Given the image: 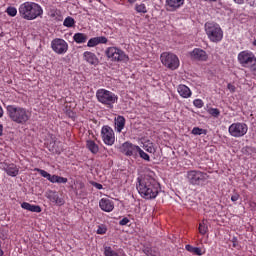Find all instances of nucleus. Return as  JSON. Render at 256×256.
Masks as SVG:
<instances>
[{"mask_svg": "<svg viewBox=\"0 0 256 256\" xmlns=\"http://www.w3.org/2000/svg\"><path fill=\"white\" fill-rule=\"evenodd\" d=\"M49 17H51V19H57V17H61V12L57 9H51L49 12Z\"/></svg>", "mask_w": 256, "mask_h": 256, "instance_id": "c9c22d12", "label": "nucleus"}, {"mask_svg": "<svg viewBox=\"0 0 256 256\" xmlns=\"http://www.w3.org/2000/svg\"><path fill=\"white\" fill-rule=\"evenodd\" d=\"M96 233L97 235H105V233H107V226L105 224L99 225Z\"/></svg>", "mask_w": 256, "mask_h": 256, "instance_id": "e433bc0d", "label": "nucleus"}, {"mask_svg": "<svg viewBox=\"0 0 256 256\" xmlns=\"http://www.w3.org/2000/svg\"><path fill=\"white\" fill-rule=\"evenodd\" d=\"M138 157L144 159V161H149V154L145 153V151H143L141 147L138 148Z\"/></svg>", "mask_w": 256, "mask_h": 256, "instance_id": "f704fd0d", "label": "nucleus"}, {"mask_svg": "<svg viewBox=\"0 0 256 256\" xmlns=\"http://www.w3.org/2000/svg\"><path fill=\"white\" fill-rule=\"evenodd\" d=\"M143 253H145V255H147V256H159V253L157 252V250H155L151 247H145L143 249Z\"/></svg>", "mask_w": 256, "mask_h": 256, "instance_id": "2f4dec72", "label": "nucleus"}, {"mask_svg": "<svg viewBox=\"0 0 256 256\" xmlns=\"http://www.w3.org/2000/svg\"><path fill=\"white\" fill-rule=\"evenodd\" d=\"M87 39V34L81 32L75 33L73 36V40L78 44L87 43Z\"/></svg>", "mask_w": 256, "mask_h": 256, "instance_id": "393cba45", "label": "nucleus"}, {"mask_svg": "<svg viewBox=\"0 0 256 256\" xmlns=\"http://www.w3.org/2000/svg\"><path fill=\"white\" fill-rule=\"evenodd\" d=\"M137 0H128V3H135Z\"/></svg>", "mask_w": 256, "mask_h": 256, "instance_id": "864d4df0", "label": "nucleus"}, {"mask_svg": "<svg viewBox=\"0 0 256 256\" xmlns=\"http://www.w3.org/2000/svg\"><path fill=\"white\" fill-rule=\"evenodd\" d=\"M247 131H249V126L243 122H234L228 127L229 135H231V137H235L236 139L245 137V135H247Z\"/></svg>", "mask_w": 256, "mask_h": 256, "instance_id": "1a4fd4ad", "label": "nucleus"}, {"mask_svg": "<svg viewBox=\"0 0 256 256\" xmlns=\"http://www.w3.org/2000/svg\"><path fill=\"white\" fill-rule=\"evenodd\" d=\"M48 181H50V183H67V178L50 174Z\"/></svg>", "mask_w": 256, "mask_h": 256, "instance_id": "c85d7f7f", "label": "nucleus"}, {"mask_svg": "<svg viewBox=\"0 0 256 256\" xmlns=\"http://www.w3.org/2000/svg\"><path fill=\"white\" fill-rule=\"evenodd\" d=\"M231 201H233V203H235V201H239V194H234L231 196Z\"/></svg>", "mask_w": 256, "mask_h": 256, "instance_id": "de8ad7c7", "label": "nucleus"}, {"mask_svg": "<svg viewBox=\"0 0 256 256\" xmlns=\"http://www.w3.org/2000/svg\"><path fill=\"white\" fill-rule=\"evenodd\" d=\"M51 48L57 55H65V53L69 51V44L64 39L56 38L52 40Z\"/></svg>", "mask_w": 256, "mask_h": 256, "instance_id": "9b49d317", "label": "nucleus"}, {"mask_svg": "<svg viewBox=\"0 0 256 256\" xmlns=\"http://www.w3.org/2000/svg\"><path fill=\"white\" fill-rule=\"evenodd\" d=\"M227 89L230 91V93H235V91H237V87L231 83H228Z\"/></svg>", "mask_w": 256, "mask_h": 256, "instance_id": "a19ab883", "label": "nucleus"}, {"mask_svg": "<svg viewBox=\"0 0 256 256\" xmlns=\"http://www.w3.org/2000/svg\"><path fill=\"white\" fill-rule=\"evenodd\" d=\"M6 13L9 17H17V8L13 7V6H9L6 9Z\"/></svg>", "mask_w": 256, "mask_h": 256, "instance_id": "72a5a7b5", "label": "nucleus"}, {"mask_svg": "<svg viewBox=\"0 0 256 256\" xmlns=\"http://www.w3.org/2000/svg\"><path fill=\"white\" fill-rule=\"evenodd\" d=\"M253 45L256 47V39L254 40Z\"/></svg>", "mask_w": 256, "mask_h": 256, "instance_id": "5fc2aeb1", "label": "nucleus"}, {"mask_svg": "<svg viewBox=\"0 0 256 256\" xmlns=\"http://www.w3.org/2000/svg\"><path fill=\"white\" fill-rule=\"evenodd\" d=\"M63 25L64 27L71 28L75 25V19L71 16H68L64 19Z\"/></svg>", "mask_w": 256, "mask_h": 256, "instance_id": "7c9ffc66", "label": "nucleus"}, {"mask_svg": "<svg viewBox=\"0 0 256 256\" xmlns=\"http://www.w3.org/2000/svg\"><path fill=\"white\" fill-rule=\"evenodd\" d=\"M177 92L179 93L180 97H182L183 99H189V97L193 95V93L191 92V89L185 84H180L177 87Z\"/></svg>", "mask_w": 256, "mask_h": 256, "instance_id": "4be33fe9", "label": "nucleus"}, {"mask_svg": "<svg viewBox=\"0 0 256 256\" xmlns=\"http://www.w3.org/2000/svg\"><path fill=\"white\" fill-rule=\"evenodd\" d=\"M46 147L51 153H61L63 151V142L59 141L55 136H51L46 142Z\"/></svg>", "mask_w": 256, "mask_h": 256, "instance_id": "4468645a", "label": "nucleus"}, {"mask_svg": "<svg viewBox=\"0 0 256 256\" xmlns=\"http://www.w3.org/2000/svg\"><path fill=\"white\" fill-rule=\"evenodd\" d=\"M99 207L105 213H111L115 209V202L109 198H101L99 201Z\"/></svg>", "mask_w": 256, "mask_h": 256, "instance_id": "6ab92c4d", "label": "nucleus"}, {"mask_svg": "<svg viewBox=\"0 0 256 256\" xmlns=\"http://www.w3.org/2000/svg\"><path fill=\"white\" fill-rule=\"evenodd\" d=\"M115 130L117 133H121L125 129V117L124 116H117L115 118Z\"/></svg>", "mask_w": 256, "mask_h": 256, "instance_id": "b1692460", "label": "nucleus"}, {"mask_svg": "<svg viewBox=\"0 0 256 256\" xmlns=\"http://www.w3.org/2000/svg\"><path fill=\"white\" fill-rule=\"evenodd\" d=\"M83 60L88 63V65H94V67H97L99 65V58L97 55L91 51H85L83 53Z\"/></svg>", "mask_w": 256, "mask_h": 256, "instance_id": "aec40b11", "label": "nucleus"}, {"mask_svg": "<svg viewBox=\"0 0 256 256\" xmlns=\"http://www.w3.org/2000/svg\"><path fill=\"white\" fill-rule=\"evenodd\" d=\"M198 231L200 235H207L209 233V226L207 225V220H202L199 224Z\"/></svg>", "mask_w": 256, "mask_h": 256, "instance_id": "cd10ccee", "label": "nucleus"}, {"mask_svg": "<svg viewBox=\"0 0 256 256\" xmlns=\"http://www.w3.org/2000/svg\"><path fill=\"white\" fill-rule=\"evenodd\" d=\"M6 113L9 119L13 123H17V125H25L31 119V111L17 105H8L6 107Z\"/></svg>", "mask_w": 256, "mask_h": 256, "instance_id": "7ed1b4c3", "label": "nucleus"}, {"mask_svg": "<svg viewBox=\"0 0 256 256\" xmlns=\"http://www.w3.org/2000/svg\"><path fill=\"white\" fill-rule=\"evenodd\" d=\"M37 173H39V175H41V177H44V179L49 180V177L51 176V174L43 169H36Z\"/></svg>", "mask_w": 256, "mask_h": 256, "instance_id": "4c0bfd02", "label": "nucleus"}, {"mask_svg": "<svg viewBox=\"0 0 256 256\" xmlns=\"http://www.w3.org/2000/svg\"><path fill=\"white\" fill-rule=\"evenodd\" d=\"M245 0H233L234 3H237L238 5H243Z\"/></svg>", "mask_w": 256, "mask_h": 256, "instance_id": "09e8293b", "label": "nucleus"}, {"mask_svg": "<svg viewBox=\"0 0 256 256\" xmlns=\"http://www.w3.org/2000/svg\"><path fill=\"white\" fill-rule=\"evenodd\" d=\"M86 147L87 149H89V151H91V153H93L94 155L99 153V145H97V143H95V141L93 140H88L86 142Z\"/></svg>", "mask_w": 256, "mask_h": 256, "instance_id": "bb28decb", "label": "nucleus"}, {"mask_svg": "<svg viewBox=\"0 0 256 256\" xmlns=\"http://www.w3.org/2000/svg\"><path fill=\"white\" fill-rule=\"evenodd\" d=\"M96 99L98 103H101L107 109H113L115 103L119 101V96L105 88H100L96 91Z\"/></svg>", "mask_w": 256, "mask_h": 256, "instance_id": "20e7f679", "label": "nucleus"}, {"mask_svg": "<svg viewBox=\"0 0 256 256\" xmlns=\"http://www.w3.org/2000/svg\"><path fill=\"white\" fill-rule=\"evenodd\" d=\"M104 256H127V254L119 253V252L113 250V248L111 246H106V247H104Z\"/></svg>", "mask_w": 256, "mask_h": 256, "instance_id": "a878e982", "label": "nucleus"}, {"mask_svg": "<svg viewBox=\"0 0 256 256\" xmlns=\"http://www.w3.org/2000/svg\"><path fill=\"white\" fill-rule=\"evenodd\" d=\"M135 11H137L138 13H141L143 15H145V13H147V5L145 3H137L135 5Z\"/></svg>", "mask_w": 256, "mask_h": 256, "instance_id": "c756f323", "label": "nucleus"}, {"mask_svg": "<svg viewBox=\"0 0 256 256\" xmlns=\"http://www.w3.org/2000/svg\"><path fill=\"white\" fill-rule=\"evenodd\" d=\"M160 60L164 67L167 69H171V71H175V69H179V57L177 55L170 53V52H163L160 55Z\"/></svg>", "mask_w": 256, "mask_h": 256, "instance_id": "6e6552de", "label": "nucleus"}, {"mask_svg": "<svg viewBox=\"0 0 256 256\" xmlns=\"http://www.w3.org/2000/svg\"><path fill=\"white\" fill-rule=\"evenodd\" d=\"M3 135V124L0 122V137Z\"/></svg>", "mask_w": 256, "mask_h": 256, "instance_id": "3c124183", "label": "nucleus"}, {"mask_svg": "<svg viewBox=\"0 0 256 256\" xmlns=\"http://www.w3.org/2000/svg\"><path fill=\"white\" fill-rule=\"evenodd\" d=\"M192 135H207V130L199 127H194L192 129Z\"/></svg>", "mask_w": 256, "mask_h": 256, "instance_id": "473e14b6", "label": "nucleus"}, {"mask_svg": "<svg viewBox=\"0 0 256 256\" xmlns=\"http://www.w3.org/2000/svg\"><path fill=\"white\" fill-rule=\"evenodd\" d=\"M108 41L109 40L105 36L94 37L88 41L87 47H97V45H101V44L105 45L107 44Z\"/></svg>", "mask_w": 256, "mask_h": 256, "instance_id": "412c9836", "label": "nucleus"}, {"mask_svg": "<svg viewBox=\"0 0 256 256\" xmlns=\"http://www.w3.org/2000/svg\"><path fill=\"white\" fill-rule=\"evenodd\" d=\"M122 152L126 157H132V159H138L139 146L130 142L122 144Z\"/></svg>", "mask_w": 256, "mask_h": 256, "instance_id": "ddd939ff", "label": "nucleus"}, {"mask_svg": "<svg viewBox=\"0 0 256 256\" xmlns=\"http://www.w3.org/2000/svg\"><path fill=\"white\" fill-rule=\"evenodd\" d=\"M0 165L10 177H17V175H19V168H17V165L9 162H2Z\"/></svg>", "mask_w": 256, "mask_h": 256, "instance_id": "a211bd4d", "label": "nucleus"}, {"mask_svg": "<svg viewBox=\"0 0 256 256\" xmlns=\"http://www.w3.org/2000/svg\"><path fill=\"white\" fill-rule=\"evenodd\" d=\"M46 198L58 207H62V205H65V199L59 196V193L57 191L49 190L48 192H46Z\"/></svg>", "mask_w": 256, "mask_h": 256, "instance_id": "2eb2a0df", "label": "nucleus"}, {"mask_svg": "<svg viewBox=\"0 0 256 256\" xmlns=\"http://www.w3.org/2000/svg\"><path fill=\"white\" fill-rule=\"evenodd\" d=\"M182 5H185V0H165V9L170 13L181 9Z\"/></svg>", "mask_w": 256, "mask_h": 256, "instance_id": "dca6fc26", "label": "nucleus"}, {"mask_svg": "<svg viewBox=\"0 0 256 256\" xmlns=\"http://www.w3.org/2000/svg\"><path fill=\"white\" fill-rule=\"evenodd\" d=\"M18 13L25 21H35L43 17V7L35 2H24L20 4Z\"/></svg>", "mask_w": 256, "mask_h": 256, "instance_id": "f03ea898", "label": "nucleus"}, {"mask_svg": "<svg viewBox=\"0 0 256 256\" xmlns=\"http://www.w3.org/2000/svg\"><path fill=\"white\" fill-rule=\"evenodd\" d=\"M205 32L208 39L212 43H219L223 41V29L215 22H207L205 24Z\"/></svg>", "mask_w": 256, "mask_h": 256, "instance_id": "423d86ee", "label": "nucleus"}, {"mask_svg": "<svg viewBox=\"0 0 256 256\" xmlns=\"http://www.w3.org/2000/svg\"><path fill=\"white\" fill-rule=\"evenodd\" d=\"M130 221H131V220H129V218L124 217L122 220H120L119 225L125 226V225H127L128 223H130Z\"/></svg>", "mask_w": 256, "mask_h": 256, "instance_id": "37998d69", "label": "nucleus"}, {"mask_svg": "<svg viewBox=\"0 0 256 256\" xmlns=\"http://www.w3.org/2000/svg\"><path fill=\"white\" fill-rule=\"evenodd\" d=\"M137 191L143 199H156L161 191V185L155 179V172L146 169L138 177Z\"/></svg>", "mask_w": 256, "mask_h": 256, "instance_id": "f257e3e1", "label": "nucleus"}, {"mask_svg": "<svg viewBox=\"0 0 256 256\" xmlns=\"http://www.w3.org/2000/svg\"><path fill=\"white\" fill-rule=\"evenodd\" d=\"M186 251H189V253H193L195 247L191 246L190 244H187L185 246Z\"/></svg>", "mask_w": 256, "mask_h": 256, "instance_id": "49530a36", "label": "nucleus"}, {"mask_svg": "<svg viewBox=\"0 0 256 256\" xmlns=\"http://www.w3.org/2000/svg\"><path fill=\"white\" fill-rule=\"evenodd\" d=\"M105 55L107 59L115 63H127L129 61V55L123 49L116 46L106 48Z\"/></svg>", "mask_w": 256, "mask_h": 256, "instance_id": "0eeeda50", "label": "nucleus"}, {"mask_svg": "<svg viewBox=\"0 0 256 256\" xmlns=\"http://www.w3.org/2000/svg\"><path fill=\"white\" fill-rule=\"evenodd\" d=\"M194 255H198V256H201L203 255V251L201 250V248L199 247H194V250L192 252Z\"/></svg>", "mask_w": 256, "mask_h": 256, "instance_id": "79ce46f5", "label": "nucleus"}, {"mask_svg": "<svg viewBox=\"0 0 256 256\" xmlns=\"http://www.w3.org/2000/svg\"><path fill=\"white\" fill-rule=\"evenodd\" d=\"M237 59L241 67H245L246 69L253 67V65L256 63L255 54L249 50H243L239 52Z\"/></svg>", "mask_w": 256, "mask_h": 256, "instance_id": "9d476101", "label": "nucleus"}, {"mask_svg": "<svg viewBox=\"0 0 256 256\" xmlns=\"http://www.w3.org/2000/svg\"><path fill=\"white\" fill-rule=\"evenodd\" d=\"M209 113L212 115V117H219V115H221V111H219L217 108H210Z\"/></svg>", "mask_w": 256, "mask_h": 256, "instance_id": "ea45409f", "label": "nucleus"}, {"mask_svg": "<svg viewBox=\"0 0 256 256\" xmlns=\"http://www.w3.org/2000/svg\"><path fill=\"white\" fill-rule=\"evenodd\" d=\"M101 137L105 145H108L109 147L115 145V132L110 126L106 125L102 127Z\"/></svg>", "mask_w": 256, "mask_h": 256, "instance_id": "f8f14e48", "label": "nucleus"}, {"mask_svg": "<svg viewBox=\"0 0 256 256\" xmlns=\"http://www.w3.org/2000/svg\"><path fill=\"white\" fill-rule=\"evenodd\" d=\"M91 185H92L93 187H95L96 189H99V190L103 189V185L100 184V183H97V182L92 181V182H91Z\"/></svg>", "mask_w": 256, "mask_h": 256, "instance_id": "c03bdc74", "label": "nucleus"}, {"mask_svg": "<svg viewBox=\"0 0 256 256\" xmlns=\"http://www.w3.org/2000/svg\"><path fill=\"white\" fill-rule=\"evenodd\" d=\"M209 174L200 170H190L186 173V179L189 185L194 187H205L209 183Z\"/></svg>", "mask_w": 256, "mask_h": 256, "instance_id": "39448f33", "label": "nucleus"}, {"mask_svg": "<svg viewBox=\"0 0 256 256\" xmlns=\"http://www.w3.org/2000/svg\"><path fill=\"white\" fill-rule=\"evenodd\" d=\"M4 113L3 107L0 106V119L3 117Z\"/></svg>", "mask_w": 256, "mask_h": 256, "instance_id": "8fccbe9b", "label": "nucleus"}, {"mask_svg": "<svg viewBox=\"0 0 256 256\" xmlns=\"http://www.w3.org/2000/svg\"><path fill=\"white\" fill-rule=\"evenodd\" d=\"M147 151H149L150 153H153V151H155V149H153L152 147H149V148L147 149Z\"/></svg>", "mask_w": 256, "mask_h": 256, "instance_id": "603ef678", "label": "nucleus"}, {"mask_svg": "<svg viewBox=\"0 0 256 256\" xmlns=\"http://www.w3.org/2000/svg\"><path fill=\"white\" fill-rule=\"evenodd\" d=\"M22 209H25L26 211H31V213H41V206L39 205H33L29 202H23L21 204Z\"/></svg>", "mask_w": 256, "mask_h": 256, "instance_id": "5701e85b", "label": "nucleus"}, {"mask_svg": "<svg viewBox=\"0 0 256 256\" xmlns=\"http://www.w3.org/2000/svg\"><path fill=\"white\" fill-rule=\"evenodd\" d=\"M248 69H250L252 75H255V77H256V63L253 64L252 66L248 67Z\"/></svg>", "mask_w": 256, "mask_h": 256, "instance_id": "a18cd8bd", "label": "nucleus"}, {"mask_svg": "<svg viewBox=\"0 0 256 256\" xmlns=\"http://www.w3.org/2000/svg\"><path fill=\"white\" fill-rule=\"evenodd\" d=\"M193 105L194 107H197V109H202L203 105H205V103H203V100L201 99H195L193 101Z\"/></svg>", "mask_w": 256, "mask_h": 256, "instance_id": "58836bf2", "label": "nucleus"}, {"mask_svg": "<svg viewBox=\"0 0 256 256\" xmlns=\"http://www.w3.org/2000/svg\"><path fill=\"white\" fill-rule=\"evenodd\" d=\"M190 59H192V61H207L209 56L205 50L195 48L192 52H190Z\"/></svg>", "mask_w": 256, "mask_h": 256, "instance_id": "f3484780", "label": "nucleus"}]
</instances>
